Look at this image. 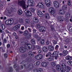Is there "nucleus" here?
Wrapping results in <instances>:
<instances>
[{
  "label": "nucleus",
  "instance_id": "1",
  "mask_svg": "<svg viewBox=\"0 0 72 72\" xmlns=\"http://www.w3.org/2000/svg\"><path fill=\"white\" fill-rule=\"evenodd\" d=\"M20 0H18V1L17 2V4L18 6H22L24 9H26V8H28V5L26 6V2L24 0L22 1H20Z\"/></svg>",
  "mask_w": 72,
  "mask_h": 72
},
{
  "label": "nucleus",
  "instance_id": "2",
  "mask_svg": "<svg viewBox=\"0 0 72 72\" xmlns=\"http://www.w3.org/2000/svg\"><path fill=\"white\" fill-rule=\"evenodd\" d=\"M14 22V20L13 19H9L8 20L6 21L5 22V24L6 25L10 26L12 25Z\"/></svg>",
  "mask_w": 72,
  "mask_h": 72
},
{
  "label": "nucleus",
  "instance_id": "3",
  "mask_svg": "<svg viewBox=\"0 0 72 72\" xmlns=\"http://www.w3.org/2000/svg\"><path fill=\"white\" fill-rule=\"evenodd\" d=\"M49 11L50 12L51 14H52L53 17L56 16V13L55 12L54 9L53 7H51L49 9Z\"/></svg>",
  "mask_w": 72,
  "mask_h": 72
},
{
  "label": "nucleus",
  "instance_id": "4",
  "mask_svg": "<svg viewBox=\"0 0 72 72\" xmlns=\"http://www.w3.org/2000/svg\"><path fill=\"white\" fill-rule=\"evenodd\" d=\"M45 61L46 62H42V65L43 67H46L48 66V64H49L50 63H49V62L48 60L46 59L45 60Z\"/></svg>",
  "mask_w": 72,
  "mask_h": 72
},
{
  "label": "nucleus",
  "instance_id": "5",
  "mask_svg": "<svg viewBox=\"0 0 72 72\" xmlns=\"http://www.w3.org/2000/svg\"><path fill=\"white\" fill-rule=\"evenodd\" d=\"M52 57H55V59L58 58V52L57 51H55L52 54Z\"/></svg>",
  "mask_w": 72,
  "mask_h": 72
},
{
  "label": "nucleus",
  "instance_id": "6",
  "mask_svg": "<svg viewBox=\"0 0 72 72\" xmlns=\"http://www.w3.org/2000/svg\"><path fill=\"white\" fill-rule=\"evenodd\" d=\"M44 2L45 5L48 7H50V6H51V1L50 0H45Z\"/></svg>",
  "mask_w": 72,
  "mask_h": 72
},
{
  "label": "nucleus",
  "instance_id": "7",
  "mask_svg": "<svg viewBox=\"0 0 72 72\" xmlns=\"http://www.w3.org/2000/svg\"><path fill=\"white\" fill-rule=\"evenodd\" d=\"M28 3L29 6H33L35 5V2L33 0H28Z\"/></svg>",
  "mask_w": 72,
  "mask_h": 72
},
{
  "label": "nucleus",
  "instance_id": "8",
  "mask_svg": "<svg viewBox=\"0 0 72 72\" xmlns=\"http://www.w3.org/2000/svg\"><path fill=\"white\" fill-rule=\"evenodd\" d=\"M25 13L26 15H27L28 17H30L32 15V13L28 9L25 10Z\"/></svg>",
  "mask_w": 72,
  "mask_h": 72
},
{
  "label": "nucleus",
  "instance_id": "9",
  "mask_svg": "<svg viewBox=\"0 0 72 72\" xmlns=\"http://www.w3.org/2000/svg\"><path fill=\"white\" fill-rule=\"evenodd\" d=\"M39 30L41 32H46V28L44 26H41L39 28Z\"/></svg>",
  "mask_w": 72,
  "mask_h": 72
},
{
  "label": "nucleus",
  "instance_id": "10",
  "mask_svg": "<svg viewBox=\"0 0 72 72\" xmlns=\"http://www.w3.org/2000/svg\"><path fill=\"white\" fill-rule=\"evenodd\" d=\"M53 5L55 8H58L59 7V4L58 2L57 1H55L53 2Z\"/></svg>",
  "mask_w": 72,
  "mask_h": 72
},
{
  "label": "nucleus",
  "instance_id": "11",
  "mask_svg": "<svg viewBox=\"0 0 72 72\" xmlns=\"http://www.w3.org/2000/svg\"><path fill=\"white\" fill-rule=\"evenodd\" d=\"M22 64L23 65L25 69H27L28 68V65L27 62L25 61H23L22 62Z\"/></svg>",
  "mask_w": 72,
  "mask_h": 72
},
{
  "label": "nucleus",
  "instance_id": "12",
  "mask_svg": "<svg viewBox=\"0 0 72 72\" xmlns=\"http://www.w3.org/2000/svg\"><path fill=\"white\" fill-rule=\"evenodd\" d=\"M57 20L58 22H60V23H62L64 21V20L62 18V16L58 17Z\"/></svg>",
  "mask_w": 72,
  "mask_h": 72
},
{
  "label": "nucleus",
  "instance_id": "13",
  "mask_svg": "<svg viewBox=\"0 0 72 72\" xmlns=\"http://www.w3.org/2000/svg\"><path fill=\"white\" fill-rule=\"evenodd\" d=\"M21 27V25L19 24L16 25L15 26L13 27V29L14 31H17V30H18L19 28H20Z\"/></svg>",
  "mask_w": 72,
  "mask_h": 72
},
{
  "label": "nucleus",
  "instance_id": "14",
  "mask_svg": "<svg viewBox=\"0 0 72 72\" xmlns=\"http://www.w3.org/2000/svg\"><path fill=\"white\" fill-rule=\"evenodd\" d=\"M19 51L21 52V53H24V52L26 51V50L25 48L23 47H21L19 48Z\"/></svg>",
  "mask_w": 72,
  "mask_h": 72
},
{
  "label": "nucleus",
  "instance_id": "15",
  "mask_svg": "<svg viewBox=\"0 0 72 72\" xmlns=\"http://www.w3.org/2000/svg\"><path fill=\"white\" fill-rule=\"evenodd\" d=\"M38 4L40 7V8H41L42 9H44L45 6L43 4V3L42 2H39Z\"/></svg>",
  "mask_w": 72,
  "mask_h": 72
},
{
  "label": "nucleus",
  "instance_id": "16",
  "mask_svg": "<svg viewBox=\"0 0 72 72\" xmlns=\"http://www.w3.org/2000/svg\"><path fill=\"white\" fill-rule=\"evenodd\" d=\"M50 51H53L54 50V47L53 46L49 45L48 47Z\"/></svg>",
  "mask_w": 72,
  "mask_h": 72
},
{
  "label": "nucleus",
  "instance_id": "17",
  "mask_svg": "<svg viewBox=\"0 0 72 72\" xmlns=\"http://www.w3.org/2000/svg\"><path fill=\"white\" fill-rule=\"evenodd\" d=\"M60 65L61 67L62 68H65L67 66L66 64L64 63H61V62H60Z\"/></svg>",
  "mask_w": 72,
  "mask_h": 72
},
{
  "label": "nucleus",
  "instance_id": "18",
  "mask_svg": "<svg viewBox=\"0 0 72 72\" xmlns=\"http://www.w3.org/2000/svg\"><path fill=\"white\" fill-rule=\"evenodd\" d=\"M67 8H68V5L66 4H64V5L62 6V9L64 10H67Z\"/></svg>",
  "mask_w": 72,
  "mask_h": 72
},
{
  "label": "nucleus",
  "instance_id": "19",
  "mask_svg": "<svg viewBox=\"0 0 72 72\" xmlns=\"http://www.w3.org/2000/svg\"><path fill=\"white\" fill-rule=\"evenodd\" d=\"M28 55L30 57L32 58L34 57V54L33 53V52L31 51H30L28 53Z\"/></svg>",
  "mask_w": 72,
  "mask_h": 72
},
{
  "label": "nucleus",
  "instance_id": "20",
  "mask_svg": "<svg viewBox=\"0 0 72 72\" xmlns=\"http://www.w3.org/2000/svg\"><path fill=\"white\" fill-rule=\"evenodd\" d=\"M71 68L69 66H67L65 68V70L66 72H69L71 70Z\"/></svg>",
  "mask_w": 72,
  "mask_h": 72
},
{
  "label": "nucleus",
  "instance_id": "21",
  "mask_svg": "<svg viewBox=\"0 0 72 72\" xmlns=\"http://www.w3.org/2000/svg\"><path fill=\"white\" fill-rule=\"evenodd\" d=\"M28 67L30 69H32L33 68V67H34V66L33 64H31L29 65Z\"/></svg>",
  "mask_w": 72,
  "mask_h": 72
},
{
  "label": "nucleus",
  "instance_id": "22",
  "mask_svg": "<svg viewBox=\"0 0 72 72\" xmlns=\"http://www.w3.org/2000/svg\"><path fill=\"white\" fill-rule=\"evenodd\" d=\"M44 17L46 19H49L50 18V16H49V14L48 13H46L45 14Z\"/></svg>",
  "mask_w": 72,
  "mask_h": 72
},
{
  "label": "nucleus",
  "instance_id": "23",
  "mask_svg": "<svg viewBox=\"0 0 72 72\" xmlns=\"http://www.w3.org/2000/svg\"><path fill=\"white\" fill-rule=\"evenodd\" d=\"M42 50L44 52H46L48 53V48L46 46H44L42 48Z\"/></svg>",
  "mask_w": 72,
  "mask_h": 72
},
{
  "label": "nucleus",
  "instance_id": "24",
  "mask_svg": "<svg viewBox=\"0 0 72 72\" xmlns=\"http://www.w3.org/2000/svg\"><path fill=\"white\" fill-rule=\"evenodd\" d=\"M40 44L41 45H44L45 44V39H42L40 42Z\"/></svg>",
  "mask_w": 72,
  "mask_h": 72
},
{
  "label": "nucleus",
  "instance_id": "25",
  "mask_svg": "<svg viewBox=\"0 0 72 72\" xmlns=\"http://www.w3.org/2000/svg\"><path fill=\"white\" fill-rule=\"evenodd\" d=\"M56 68L58 71H60L61 69V67L59 65H57L56 66Z\"/></svg>",
  "mask_w": 72,
  "mask_h": 72
},
{
  "label": "nucleus",
  "instance_id": "26",
  "mask_svg": "<svg viewBox=\"0 0 72 72\" xmlns=\"http://www.w3.org/2000/svg\"><path fill=\"white\" fill-rule=\"evenodd\" d=\"M24 21L26 23H27L28 24H30L31 22H30V21L29 19H24Z\"/></svg>",
  "mask_w": 72,
  "mask_h": 72
},
{
  "label": "nucleus",
  "instance_id": "27",
  "mask_svg": "<svg viewBox=\"0 0 72 72\" xmlns=\"http://www.w3.org/2000/svg\"><path fill=\"white\" fill-rule=\"evenodd\" d=\"M66 58L67 60H72V56H67L66 57Z\"/></svg>",
  "mask_w": 72,
  "mask_h": 72
},
{
  "label": "nucleus",
  "instance_id": "28",
  "mask_svg": "<svg viewBox=\"0 0 72 72\" xmlns=\"http://www.w3.org/2000/svg\"><path fill=\"white\" fill-rule=\"evenodd\" d=\"M30 42L31 44H33L34 45H35V44H36V42L35 41V40L34 39H32L31 40Z\"/></svg>",
  "mask_w": 72,
  "mask_h": 72
},
{
  "label": "nucleus",
  "instance_id": "29",
  "mask_svg": "<svg viewBox=\"0 0 72 72\" xmlns=\"http://www.w3.org/2000/svg\"><path fill=\"white\" fill-rule=\"evenodd\" d=\"M65 17L67 18H69L70 17V13L67 12L65 15Z\"/></svg>",
  "mask_w": 72,
  "mask_h": 72
},
{
  "label": "nucleus",
  "instance_id": "30",
  "mask_svg": "<svg viewBox=\"0 0 72 72\" xmlns=\"http://www.w3.org/2000/svg\"><path fill=\"white\" fill-rule=\"evenodd\" d=\"M59 12L60 14H65V11L63 10H60L59 11Z\"/></svg>",
  "mask_w": 72,
  "mask_h": 72
},
{
  "label": "nucleus",
  "instance_id": "31",
  "mask_svg": "<svg viewBox=\"0 0 72 72\" xmlns=\"http://www.w3.org/2000/svg\"><path fill=\"white\" fill-rule=\"evenodd\" d=\"M19 22L21 24L24 23V20L22 19H19Z\"/></svg>",
  "mask_w": 72,
  "mask_h": 72
},
{
  "label": "nucleus",
  "instance_id": "32",
  "mask_svg": "<svg viewBox=\"0 0 72 72\" xmlns=\"http://www.w3.org/2000/svg\"><path fill=\"white\" fill-rule=\"evenodd\" d=\"M68 54V51H63V55L64 56H66V55H67V54Z\"/></svg>",
  "mask_w": 72,
  "mask_h": 72
},
{
  "label": "nucleus",
  "instance_id": "33",
  "mask_svg": "<svg viewBox=\"0 0 72 72\" xmlns=\"http://www.w3.org/2000/svg\"><path fill=\"white\" fill-rule=\"evenodd\" d=\"M35 10H36V9L33 8H30V11L33 13H35Z\"/></svg>",
  "mask_w": 72,
  "mask_h": 72
},
{
  "label": "nucleus",
  "instance_id": "34",
  "mask_svg": "<svg viewBox=\"0 0 72 72\" xmlns=\"http://www.w3.org/2000/svg\"><path fill=\"white\" fill-rule=\"evenodd\" d=\"M51 53L48 52V53H47L46 55V58H48V57H50V55H51Z\"/></svg>",
  "mask_w": 72,
  "mask_h": 72
},
{
  "label": "nucleus",
  "instance_id": "35",
  "mask_svg": "<svg viewBox=\"0 0 72 72\" xmlns=\"http://www.w3.org/2000/svg\"><path fill=\"white\" fill-rule=\"evenodd\" d=\"M24 36H25L26 37H27V38H30L31 37V35H30V34H26V35H24Z\"/></svg>",
  "mask_w": 72,
  "mask_h": 72
},
{
  "label": "nucleus",
  "instance_id": "36",
  "mask_svg": "<svg viewBox=\"0 0 72 72\" xmlns=\"http://www.w3.org/2000/svg\"><path fill=\"white\" fill-rule=\"evenodd\" d=\"M48 60H49L50 61H52L54 60L53 59V57L50 56L49 58H48Z\"/></svg>",
  "mask_w": 72,
  "mask_h": 72
},
{
  "label": "nucleus",
  "instance_id": "37",
  "mask_svg": "<svg viewBox=\"0 0 72 72\" xmlns=\"http://www.w3.org/2000/svg\"><path fill=\"white\" fill-rule=\"evenodd\" d=\"M18 13L19 15H21L22 14V10H19L18 12Z\"/></svg>",
  "mask_w": 72,
  "mask_h": 72
},
{
  "label": "nucleus",
  "instance_id": "38",
  "mask_svg": "<svg viewBox=\"0 0 72 72\" xmlns=\"http://www.w3.org/2000/svg\"><path fill=\"white\" fill-rule=\"evenodd\" d=\"M27 46L29 49H31V48H32V45H31L28 44L27 45Z\"/></svg>",
  "mask_w": 72,
  "mask_h": 72
},
{
  "label": "nucleus",
  "instance_id": "39",
  "mask_svg": "<svg viewBox=\"0 0 72 72\" xmlns=\"http://www.w3.org/2000/svg\"><path fill=\"white\" fill-rule=\"evenodd\" d=\"M35 58L36 59H37V60H39L40 58L39 57V55L38 54V55H36L35 57Z\"/></svg>",
  "mask_w": 72,
  "mask_h": 72
},
{
  "label": "nucleus",
  "instance_id": "40",
  "mask_svg": "<svg viewBox=\"0 0 72 72\" xmlns=\"http://www.w3.org/2000/svg\"><path fill=\"white\" fill-rule=\"evenodd\" d=\"M39 59H42V58H43V55L41 54H39Z\"/></svg>",
  "mask_w": 72,
  "mask_h": 72
},
{
  "label": "nucleus",
  "instance_id": "41",
  "mask_svg": "<svg viewBox=\"0 0 72 72\" xmlns=\"http://www.w3.org/2000/svg\"><path fill=\"white\" fill-rule=\"evenodd\" d=\"M40 62L39 61H38L36 62L34 64L35 66H38L40 64Z\"/></svg>",
  "mask_w": 72,
  "mask_h": 72
},
{
  "label": "nucleus",
  "instance_id": "42",
  "mask_svg": "<svg viewBox=\"0 0 72 72\" xmlns=\"http://www.w3.org/2000/svg\"><path fill=\"white\" fill-rule=\"evenodd\" d=\"M0 49L1 50V51H2V52H3V53H4V52H5V50H4L3 47H0Z\"/></svg>",
  "mask_w": 72,
  "mask_h": 72
},
{
  "label": "nucleus",
  "instance_id": "43",
  "mask_svg": "<svg viewBox=\"0 0 72 72\" xmlns=\"http://www.w3.org/2000/svg\"><path fill=\"white\" fill-rule=\"evenodd\" d=\"M71 40L70 39H67L65 40L66 42L68 43L71 41Z\"/></svg>",
  "mask_w": 72,
  "mask_h": 72
},
{
  "label": "nucleus",
  "instance_id": "44",
  "mask_svg": "<svg viewBox=\"0 0 72 72\" xmlns=\"http://www.w3.org/2000/svg\"><path fill=\"white\" fill-rule=\"evenodd\" d=\"M28 33V31L27 30H25L24 32V35H26L27 34V33Z\"/></svg>",
  "mask_w": 72,
  "mask_h": 72
},
{
  "label": "nucleus",
  "instance_id": "45",
  "mask_svg": "<svg viewBox=\"0 0 72 72\" xmlns=\"http://www.w3.org/2000/svg\"><path fill=\"white\" fill-rule=\"evenodd\" d=\"M68 64L69 65H70L72 66V61H69L68 62Z\"/></svg>",
  "mask_w": 72,
  "mask_h": 72
},
{
  "label": "nucleus",
  "instance_id": "46",
  "mask_svg": "<svg viewBox=\"0 0 72 72\" xmlns=\"http://www.w3.org/2000/svg\"><path fill=\"white\" fill-rule=\"evenodd\" d=\"M18 32L20 35H22V34H23V32L21 30H19V31Z\"/></svg>",
  "mask_w": 72,
  "mask_h": 72
},
{
  "label": "nucleus",
  "instance_id": "47",
  "mask_svg": "<svg viewBox=\"0 0 72 72\" xmlns=\"http://www.w3.org/2000/svg\"><path fill=\"white\" fill-rule=\"evenodd\" d=\"M34 23H39V19H37L36 20H35V21H33Z\"/></svg>",
  "mask_w": 72,
  "mask_h": 72
},
{
  "label": "nucleus",
  "instance_id": "48",
  "mask_svg": "<svg viewBox=\"0 0 72 72\" xmlns=\"http://www.w3.org/2000/svg\"><path fill=\"white\" fill-rule=\"evenodd\" d=\"M43 71V69L42 68H40L39 69L38 72H42Z\"/></svg>",
  "mask_w": 72,
  "mask_h": 72
},
{
  "label": "nucleus",
  "instance_id": "49",
  "mask_svg": "<svg viewBox=\"0 0 72 72\" xmlns=\"http://www.w3.org/2000/svg\"><path fill=\"white\" fill-rule=\"evenodd\" d=\"M46 23L47 24H48V26H50V22L47 20H46Z\"/></svg>",
  "mask_w": 72,
  "mask_h": 72
},
{
  "label": "nucleus",
  "instance_id": "50",
  "mask_svg": "<svg viewBox=\"0 0 72 72\" xmlns=\"http://www.w3.org/2000/svg\"><path fill=\"white\" fill-rule=\"evenodd\" d=\"M36 27L37 29H38L39 28H39L40 27H41V26H40V25H39L38 24L36 25Z\"/></svg>",
  "mask_w": 72,
  "mask_h": 72
},
{
  "label": "nucleus",
  "instance_id": "51",
  "mask_svg": "<svg viewBox=\"0 0 72 72\" xmlns=\"http://www.w3.org/2000/svg\"><path fill=\"white\" fill-rule=\"evenodd\" d=\"M13 71V69H12V68L10 67L9 69V72H12Z\"/></svg>",
  "mask_w": 72,
  "mask_h": 72
},
{
  "label": "nucleus",
  "instance_id": "52",
  "mask_svg": "<svg viewBox=\"0 0 72 72\" xmlns=\"http://www.w3.org/2000/svg\"><path fill=\"white\" fill-rule=\"evenodd\" d=\"M51 66H55L56 65L55 62H52L51 63Z\"/></svg>",
  "mask_w": 72,
  "mask_h": 72
},
{
  "label": "nucleus",
  "instance_id": "53",
  "mask_svg": "<svg viewBox=\"0 0 72 72\" xmlns=\"http://www.w3.org/2000/svg\"><path fill=\"white\" fill-rule=\"evenodd\" d=\"M37 39L38 41H40L41 39V38L40 37L38 36V37L37 38Z\"/></svg>",
  "mask_w": 72,
  "mask_h": 72
},
{
  "label": "nucleus",
  "instance_id": "54",
  "mask_svg": "<svg viewBox=\"0 0 72 72\" xmlns=\"http://www.w3.org/2000/svg\"><path fill=\"white\" fill-rule=\"evenodd\" d=\"M51 31L52 32H54L55 31V28H54V27L51 28Z\"/></svg>",
  "mask_w": 72,
  "mask_h": 72
},
{
  "label": "nucleus",
  "instance_id": "55",
  "mask_svg": "<svg viewBox=\"0 0 72 72\" xmlns=\"http://www.w3.org/2000/svg\"><path fill=\"white\" fill-rule=\"evenodd\" d=\"M4 57L5 58H8V54H7L6 53L4 54Z\"/></svg>",
  "mask_w": 72,
  "mask_h": 72
},
{
  "label": "nucleus",
  "instance_id": "56",
  "mask_svg": "<svg viewBox=\"0 0 72 72\" xmlns=\"http://www.w3.org/2000/svg\"><path fill=\"white\" fill-rule=\"evenodd\" d=\"M5 35V32H4V31H3L2 32V39H3V37H4V35Z\"/></svg>",
  "mask_w": 72,
  "mask_h": 72
},
{
  "label": "nucleus",
  "instance_id": "57",
  "mask_svg": "<svg viewBox=\"0 0 72 72\" xmlns=\"http://www.w3.org/2000/svg\"><path fill=\"white\" fill-rule=\"evenodd\" d=\"M53 44H57V41L56 40H53Z\"/></svg>",
  "mask_w": 72,
  "mask_h": 72
},
{
  "label": "nucleus",
  "instance_id": "58",
  "mask_svg": "<svg viewBox=\"0 0 72 72\" xmlns=\"http://www.w3.org/2000/svg\"><path fill=\"white\" fill-rule=\"evenodd\" d=\"M10 44H8L6 45V47L7 48H10Z\"/></svg>",
  "mask_w": 72,
  "mask_h": 72
},
{
  "label": "nucleus",
  "instance_id": "59",
  "mask_svg": "<svg viewBox=\"0 0 72 72\" xmlns=\"http://www.w3.org/2000/svg\"><path fill=\"white\" fill-rule=\"evenodd\" d=\"M50 44V42H49V40H48L46 42V44L47 45H49Z\"/></svg>",
  "mask_w": 72,
  "mask_h": 72
},
{
  "label": "nucleus",
  "instance_id": "60",
  "mask_svg": "<svg viewBox=\"0 0 72 72\" xmlns=\"http://www.w3.org/2000/svg\"><path fill=\"white\" fill-rule=\"evenodd\" d=\"M37 19H38L36 17H34L33 18V21H36Z\"/></svg>",
  "mask_w": 72,
  "mask_h": 72
},
{
  "label": "nucleus",
  "instance_id": "61",
  "mask_svg": "<svg viewBox=\"0 0 72 72\" xmlns=\"http://www.w3.org/2000/svg\"><path fill=\"white\" fill-rule=\"evenodd\" d=\"M39 36V35H37V34H36L34 35V37H35V39H37L38 37Z\"/></svg>",
  "mask_w": 72,
  "mask_h": 72
},
{
  "label": "nucleus",
  "instance_id": "62",
  "mask_svg": "<svg viewBox=\"0 0 72 72\" xmlns=\"http://www.w3.org/2000/svg\"><path fill=\"white\" fill-rule=\"evenodd\" d=\"M2 29H3V30H5V26H4V25L3 24L2 25Z\"/></svg>",
  "mask_w": 72,
  "mask_h": 72
},
{
  "label": "nucleus",
  "instance_id": "63",
  "mask_svg": "<svg viewBox=\"0 0 72 72\" xmlns=\"http://www.w3.org/2000/svg\"><path fill=\"white\" fill-rule=\"evenodd\" d=\"M61 70V72H65V70H64V69H63V68L62 69H61L60 70Z\"/></svg>",
  "mask_w": 72,
  "mask_h": 72
},
{
  "label": "nucleus",
  "instance_id": "64",
  "mask_svg": "<svg viewBox=\"0 0 72 72\" xmlns=\"http://www.w3.org/2000/svg\"><path fill=\"white\" fill-rule=\"evenodd\" d=\"M34 72H38L37 69H35L33 70Z\"/></svg>",
  "mask_w": 72,
  "mask_h": 72
}]
</instances>
